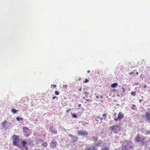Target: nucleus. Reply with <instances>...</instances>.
I'll return each mask as SVG.
<instances>
[{"instance_id":"nucleus-34","label":"nucleus","mask_w":150,"mask_h":150,"mask_svg":"<svg viewBox=\"0 0 150 150\" xmlns=\"http://www.w3.org/2000/svg\"><path fill=\"white\" fill-rule=\"evenodd\" d=\"M122 90H123L122 93H125V89H124V88L123 87H122Z\"/></svg>"},{"instance_id":"nucleus-23","label":"nucleus","mask_w":150,"mask_h":150,"mask_svg":"<svg viewBox=\"0 0 150 150\" xmlns=\"http://www.w3.org/2000/svg\"><path fill=\"white\" fill-rule=\"evenodd\" d=\"M144 139L142 140L140 142H141V145H144L146 144V142H145L144 141Z\"/></svg>"},{"instance_id":"nucleus-39","label":"nucleus","mask_w":150,"mask_h":150,"mask_svg":"<svg viewBox=\"0 0 150 150\" xmlns=\"http://www.w3.org/2000/svg\"><path fill=\"white\" fill-rule=\"evenodd\" d=\"M134 73V72H133L132 71L130 72L129 73V75H131Z\"/></svg>"},{"instance_id":"nucleus-26","label":"nucleus","mask_w":150,"mask_h":150,"mask_svg":"<svg viewBox=\"0 0 150 150\" xmlns=\"http://www.w3.org/2000/svg\"><path fill=\"white\" fill-rule=\"evenodd\" d=\"M145 134L146 135H149L150 134V130H147L146 131V132L145 133Z\"/></svg>"},{"instance_id":"nucleus-28","label":"nucleus","mask_w":150,"mask_h":150,"mask_svg":"<svg viewBox=\"0 0 150 150\" xmlns=\"http://www.w3.org/2000/svg\"><path fill=\"white\" fill-rule=\"evenodd\" d=\"M89 80L88 79H85L84 81L83 82L84 83H87L89 82Z\"/></svg>"},{"instance_id":"nucleus-42","label":"nucleus","mask_w":150,"mask_h":150,"mask_svg":"<svg viewBox=\"0 0 150 150\" xmlns=\"http://www.w3.org/2000/svg\"><path fill=\"white\" fill-rule=\"evenodd\" d=\"M117 96L118 97H120L121 98V94H117Z\"/></svg>"},{"instance_id":"nucleus-27","label":"nucleus","mask_w":150,"mask_h":150,"mask_svg":"<svg viewBox=\"0 0 150 150\" xmlns=\"http://www.w3.org/2000/svg\"><path fill=\"white\" fill-rule=\"evenodd\" d=\"M136 92H135L134 91H132L131 92V95L133 96H134L136 95Z\"/></svg>"},{"instance_id":"nucleus-46","label":"nucleus","mask_w":150,"mask_h":150,"mask_svg":"<svg viewBox=\"0 0 150 150\" xmlns=\"http://www.w3.org/2000/svg\"><path fill=\"white\" fill-rule=\"evenodd\" d=\"M56 98V96H53L52 97V99H55Z\"/></svg>"},{"instance_id":"nucleus-8","label":"nucleus","mask_w":150,"mask_h":150,"mask_svg":"<svg viewBox=\"0 0 150 150\" xmlns=\"http://www.w3.org/2000/svg\"><path fill=\"white\" fill-rule=\"evenodd\" d=\"M124 117V115L122 112H120L117 115V118H115V121L117 122V121H120Z\"/></svg>"},{"instance_id":"nucleus-43","label":"nucleus","mask_w":150,"mask_h":150,"mask_svg":"<svg viewBox=\"0 0 150 150\" xmlns=\"http://www.w3.org/2000/svg\"><path fill=\"white\" fill-rule=\"evenodd\" d=\"M82 89H81V87L79 89V91L80 92H81V91Z\"/></svg>"},{"instance_id":"nucleus-50","label":"nucleus","mask_w":150,"mask_h":150,"mask_svg":"<svg viewBox=\"0 0 150 150\" xmlns=\"http://www.w3.org/2000/svg\"><path fill=\"white\" fill-rule=\"evenodd\" d=\"M90 71L89 70H88V71H87V72L88 73H90Z\"/></svg>"},{"instance_id":"nucleus-54","label":"nucleus","mask_w":150,"mask_h":150,"mask_svg":"<svg viewBox=\"0 0 150 150\" xmlns=\"http://www.w3.org/2000/svg\"><path fill=\"white\" fill-rule=\"evenodd\" d=\"M103 96H101L100 97V98H103Z\"/></svg>"},{"instance_id":"nucleus-60","label":"nucleus","mask_w":150,"mask_h":150,"mask_svg":"<svg viewBox=\"0 0 150 150\" xmlns=\"http://www.w3.org/2000/svg\"><path fill=\"white\" fill-rule=\"evenodd\" d=\"M21 150H24V149L22 148Z\"/></svg>"},{"instance_id":"nucleus-61","label":"nucleus","mask_w":150,"mask_h":150,"mask_svg":"<svg viewBox=\"0 0 150 150\" xmlns=\"http://www.w3.org/2000/svg\"><path fill=\"white\" fill-rule=\"evenodd\" d=\"M8 126V124H7V125H6V126Z\"/></svg>"},{"instance_id":"nucleus-52","label":"nucleus","mask_w":150,"mask_h":150,"mask_svg":"<svg viewBox=\"0 0 150 150\" xmlns=\"http://www.w3.org/2000/svg\"><path fill=\"white\" fill-rule=\"evenodd\" d=\"M79 81H80L81 80V78H79L78 79Z\"/></svg>"},{"instance_id":"nucleus-44","label":"nucleus","mask_w":150,"mask_h":150,"mask_svg":"<svg viewBox=\"0 0 150 150\" xmlns=\"http://www.w3.org/2000/svg\"><path fill=\"white\" fill-rule=\"evenodd\" d=\"M116 90L115 89H113V90H112V92H116Z\"/></svg>"},{"instance_id":"nucleus-12","label":"nucleus","mask_w":150,"mask_h":150,"mask_svg":"<svg viewBox=\"0 0 150 150\" xmlns=\"http://www.w3.org/2000/svg\"><path fill=\"white\" fill-rule=\"evenodd\" d=\"M104 144V143L102 140H100L97 142L96 144V146L98 147H101Z\"/></svg>"},{"instance_id":"nucleus-31","label":"nucleus","mask_w":150,"mask_h":150,"mask_svg":"<svg viewBox=\"0 0 150 150\" xmlns=\"http://www.w3.org/2000/svg\"><path fill=\"white\" fill-rule=\"evenodd\" d=\"M55 94L57 95H58L59 93V92H58L57 91H55L54 92Z\"/></svg>"},{"instance_id":"nucleus-62","label":"nucleus","mask_w":150,"mask_h":150,"mask_svg":"<svg viewBox=\"0 0 150 150\" xmlns=\"http://www.w3.org/2000/svg\"><path fill=\"white\" fill-rule=\"evenodd\" d=\"M86 124H88L87 123V122H86Z\"/></svg>"},{"instance_id":"nucleus-24","label":"nucleus","mask_w":150,"mask_h":150,"mask_svg":"<svg viewBox=\"0 0 150 150\" xmlns=\"http://www.w3.org/2000/svg\"><path fill=\"white\" fill-rule=\"evenodd\" d=\"M109 149L108 146L105 147H103L101 150H109Z\"/></svg>"},{"instance_id":"nucleus-7","label":"nucleus","mask_w":150,"mask_h":150,"mask_svg":"<svg viewBox=\"0 0 150 150\" xmlns=\"http://www.w3.org/2000/svg\"><path fill=\"white\" fill-rule=\"evenodd\" d=\"M145 139V137L142 135L139 136V135H137L134 138V140L136 142H140L142 140L144 139Z\"/></svg>"},{"instance_id":"nucleus-10","label":"nucleus","mask_w":150,"mask_h":150,"mask_svg":"<svg viewBox=\"0 0 150 150\" xmlns=\"http://www.w3.org/2000/svg\"><path fill=\"white\" fill-rule=\"evenodd\" d=\"M57 142L55 139H53L50 143V146L52 149H54L57 147Z\"/></svg>"},{"instance_id":"nucleus-55","label":"nucleus","mask_w":150,"mask_h":150,"mask_svg":"<svg viewBox=\"0 0 150 150\" xmlns=\"http://www.w3.org/2000/svg\"><path fill=\"white\" fill-rule=\"evenodd\" d=\"M136 74H138V72H137L136 73Z\"/></svg>"},{"instance_id":"nucleus-51","label":"nucleus","mask_w":150,"mask_h":150,"mask_svg":"<svg viewBox=\"0 0 150 150\" xmlns=\"http://www.w3.org/2000/svg\"><path fill=\"white\" fill-rule=\"evenodd\" d=\"M124 96V95L123 94H122L121 95V98L122 97H123Z\"/></svg>"},{"instance_id":"nucleus-35","label":"nucleus","mask_w":150,"mask_h":150,"mask_svg":"<svg viewBox=\"0 0 150 150\" xmlns=\"http://www.w3.org/2000/svg\"><path fill=\"white\" fill-rule=\"evenodd\" d=\"M107 115V114L104 113L102 115V116L103 117H105Z\"/></svg>"},{"instance_id":"nucleus-38","label":"nucleus","mask_w":150,"mask_h":150,"mask_svg":"<svg viewBox=\"0 0 150 150\" xmlns=\"http://www.w3.org/2000/svg\"><path fill=\"white\" fill-rule=\"evenodd\" d=\"M62 129L63 130L65 131V132L67 131V130L66 129L63 127H62Z\"/></svg>"},{"instance_id":"nucleus-13","label":"nucleus","mask_w":150,"mask_h":150,"mask_svg":"<svg viewBox=\"0 0 150 150\" xmlns=\"http://www.w3.org/2000/svg\"><path fill=\"white\" fill-rule=\"evenodd\" d=\"M85 150H98L97 148L95 146L92 145L90 147H88L85 149Z\"/></svg>"},{"instance_id":"nucleus-4","label":"nucleus","mask_w":150,"mask_h":150,"mask_svg":"<svg viewBox=\"0 0 150 150\" xmlns=\"http://www.w3.org/2000/svg\"><path fill=\"white\" fill-rule=\"evenodd\" d=\"M142 116L145 122L150 123V112H145V114L142 115Z\"/></svg>"},{"instance_id":"nucleus-18","label":"nucleus","mask_w":150,"mask_h":150,"mask_svg":"<svg viewBox=\"0 0 150 150\" xmlns=\"http://www.w3.org/2000/svg\"><path fill=\"white\" fill-rule=\"evenodd\" d=\"M111 87L113 88H115L118 86V84L117 83H114L110 85Z\"/></svg>"},{"instance_id":"nucleus-41","label":"nucleus","mask_w":150,"mask_h":150,"mask_svg":"<svg viewBox=\"0 0 150 150\" xmlns=\"http://www.w3.org/2000/svg\"><path fill=\"white\" fill-rule=\"evenodd\" d=\"M71 110V109L69 108V110H66V112H70V111Z\"/></svg>"},{"instance_id":"nucleus-16","label":"nucleus","mask_w":150,"mask_h":150,"mask_svg":"<svg viewBox=\"0 0 150 150\" xmlns=\"http://www.w3.org/2000/svg\"><path fill=\"white\" fill-rule=\"evenodd\" d=\"M50 130V132L53 133L55 134H57V131L56 130L54 129L53 127H50L49 128Z\"/></svg>"},{"instance_id":"nucleus-45","label":"nucleus","mask_w":150,"mask_h":150,"mask_svg":"<svg viewBox=\"0 0 150 150\" xmlns=\"http://www.w3.org/2000/svg\"><path fill=\"white\" fill-rule=\"evenodd\" d=\"M85 100H86L87 101H89V99H85Z\"/></svg>"},{"instance_id":"nucleus-48","label":"nucleus","mask_w":150,"mask_h":150,"mask_svg":"<svg viewBox=\"0 0 150 150\" xmlns=\"http://www.w3.org/2000/svg\"><path fill=\"white\" fill-rule=\"evenodd\" d=\"M81 106V104H79L78 105V106L79 107H80Z\"/></svg>"},{"instance_id":"nucleus-22","label":"nucleus","mask_w":150,"mask_h":150,"mask_svg":"<svg viewBox=\"0 0 150 150\" xmlns=\"http://www.w3.org/2000/svg\"><path fill=\"white\" fill-rule=\"evenodd\" d=\"M131 108L133 110H135L137 108L136 105L134 104H132L131 106Z\"/></svg>"},{"instance_id":"nucleus-30","label":"nucleus","mask_w":150,"mask_h":150,"mask_svg":"<svg viewBox=\"0 0 150 150\" xmlns=\"http://www.w3.org/2000/svg\"><path fill=\"white\" fill-rule=\"evenodd\" d=\"M28 145H29L30 146H33V142L32 141H31L30 143Z\"/></svg>"},{"instance_id":"nucleus-15","label":"nucleus","mask_w":150,"mask_h":150,"mask_svg":"<svg viewBox=\"0 0 150 150\" xmlns=\"http://www.w3.org/2000/svg\"><path fill=\"white\" fill-rule=\"evenodd\" d=\"M21 143L23 146H25L27 145V140L23 139L21 141Z\"/></svg>"},{"instance_id":"nucleus-53","label":"nucleus","mask_w":150,"mask_h":150,"mask_svg":"<svg viewBox=\"0 0 150 150\" xmlns=\"http://www.w3.org/2000/svg\"><path fill=\"white\" fill-rule=\"evenodd\" d=\"M96 97L97 98H99V96L98 95L96 96Z\"/></svg>"},{"instance_id":"nucleus-36","label":"nucleus","mask_w":150,"mask_h":150,"mask_svg":"<svg viewBox=\"0 0 150 150\" xmlns=\"http://www.w3.org/2000/svg\"><path fill=\"white\" fill-rule=\"evenodd\" d=\"M63 87H64L65 89H67V86L66 84L65 85H63Z\"/></svg>"},{"instance_id":"nucleus-56","label":"nucleus","mask_w":150,"mask_h":150,"mask_svg":"<svg viewBox=\"0 0 150 150\" xmlns=\"http://www.w3.org/2000/svg\"><path fill=\"white\" fill-rule=\"evenodd\" d=\"M149 150H150V146H149Z\"/></svg>"},{"instance_id":"nucleus-32","label":"nucleus","mask_w":150,"mask_h":150,"mask_svg":"<svg viewBox=\"0 0 150 150\" xmlns=\"http://www.w3.org/2000/svg\"><path fill=\"white\" fill-rule=\"evenodd\" d=\"M51 86L52 87H53L54 88H56V87H57V85L55 84H52L51 85Z\"/></svg>"},{"instance_id":"nucleus-5","label":"nucleus","mask_w":150,"mask_h":150,"mask_svg":"<svg viewBox=\"0 0 150 150\" xmlns=\"http://www.w3.org/2000/svg\"><path fill=\"white\" fill-rule=\"evenodd\" d=\"M77 135L78 136H81L83 137H87L88 135V132L85 130H78L77 131Z\"/></svg>"},{"instance_id":"nucleus-37","label":"nucleus","mask_w":150,"mask_h":150,"mask_svg":"<svg viewBox=\"0 0 150 150\" xmlns=\"http://www.w3.org/2000/svg\"><path fill=\"white\" fill-rule=\"evenodd\" d=\"M23 147L25 148V150H28V148L26 146H23Z\"/></svg>"},{"instance_id":"nucleus-3","label":"nucleus","mask_w":150,"mask_h":150,"mask_svg":"<svg viewBox=\"0 0 150 150\" xmlns=\"http://www.w3.org/2000/svg\"><path fill=\"white\" fill-rule=\"evenodd\" d=\"M2 128L6 130L7 129H10L13 126V124L11 122H8L6 120H5L1 123Z\"/></svg>"},{"instance_id":"nucleus-49","label":"nucleus","mask_w":150,"mask_h":150,"mask_svg":"<svg viewBox=\"0 0 150 150\" xmlns=\"http://www.w3.org/2000/svg\"><path fill=\"white\" fill-rule=\"evenodd\" d=\"M84 94H89V92H85V93H84Z\"/></svg>"},{"instance_id":"nucleus-2","label":"nucleus","mask_w":150,"mask_h":150,"mask_svg":"<svg viewBox=\"0 0 150 150\" xmlns=\"http://www.w3.org/2000/svg\"><path fill=\"white\" fill-rule=\"evenodd\" d=\"M12 137L13 145L18 148H21V146L19 143L20 139L19 138V136L14 134L12 136Z\"/></svg>"},{"instance_id":"nucleus-63","label":"nucleus","mask_w":150,"mask_h":150,"mask_svg":"<svg viewBox=\"0 0 150 150\" xmlns=\"http://www.w3.org/2000/svg\"><path fill=\"white\" fill-rule=\"evenodd\" d=\"M96 120L97 121H98V120Z\"/></svg>"},{"instance_id":"nucleus-47","label":"nucleus","mask_w":150,"mask_h":150,"mask_svg":"<svg viewBox=\"0 0 150 150\" xmlns=\"http://www.w3.org/2000/svg\"><path fill=\"white\" fill-rule=\"evenodd\" d=\"M143 100L142 99H141L139 100V103H141L142 101H143Z\"/></svg>"},{"instance_id":"nucleus-29","label":"nucleus","mask_w":150,"mask_h":150,"mask_svg":"<svg viewBox=\"0 0 150 150\" xmlns=\"http://www.w3.org/2000/svg\"><path fill=\"white\" fill-rule=\"evenodd\" d=\"M31 141L30 139H28V140H27V145H28L29 144Z\"/></svg>"},{"instance_id":"nucleus-17","label":"nucleus","mask_w":150,"mask_h":150,"mask_svg":"<svg viewBox=\"0 0 150 150\" xmlns=\"http://www.w3.org/2000/svg\"><path fill=\"white\" fill-rule=\"evenodd\" d=\"M18 111V110H17L13 108H12L11 109V112L14 114H16Z\"/></svg>"},{"instance_id":"nucleus-58","label":"nucleus","mask_w":150,"mask_h":150,"mask_svg":"<svg viewBox=\"0 0 150 150\" xmlns=\"http://www.w3.org/2000/svg\"><path fill=\"white\" fill-rule=\"evenodd\" d=\"M83 99H85V97H83Z\"/></svg>"},{"instance_id":"nucleus-11","label":"nucleus","mask_w":150,"mask_h":150,"mask_svg":"<svg viewBox=\"0 0 150 150\" xmlns=\"http://www.w3.org/2000/svg\"><path fill=\"white\" fill-rule=\"evenodd\" d=\"M88 139L90 141H93V142H94V143L97 141L98 140V137H96L94 136H93L91 137L90 136H89Z\"/></svg>"},{"instance_id":"nucleus-20","label":"nucleus","mask_w":150,"mask_h":150,"mask_svg":"<svg viewBox=\"0 0 150 150\" xmlns=\"http://www.w3.org/2000/svg\"><path fill=\"white\" fill-rule=\"evenodd\" d=\"M16 119L18 121H22L23 120V118L22 117H16Z\"/></svg>"},{"instance_id":"nucleus-14","label":"nucleus","mask_w":150,"mask_h":150,"mask_svg":"<svg viewBox=\"0 0 150 150\" xmlns=\"http://www.w3.org/2000/svg\"><path fill=\"white\" fill-rule=\"evenodd\" d=\"M118 126L117 125H114L111 126L110 128L112 131L117 130L118 128Z\"/></svg>"},{"instance_id":"nucleus-19","label":"nucleus","mask_w":150,"mask_h":150,"mask_svg":"<svg viewBox=\"0 0 150 150\" xmlns=\"http://www.w3.org/2000/svg\"><path fill=\"white\" fill-rule=\"evenodd\" d=\"M41 142H42L41 145L42 146L46 147L47 146V143L46 142H43V140L41 141Z\"/></svg>"},{"instance_id":"nucleus-6","label":"nucleus","mask_w":150,"mask_h":150,"mask_svg":"<svg viewBox=\"0 0 150 150\" xmlns=\"http://www.w3.org/2000/svg\"><path fill=\"white\" fill-rule=\"evenodd\" d=\"M23 130L25 137H28L29 135L30 129L27 127H23Z\"/></svg>"},{"instance_id":"nucleus-59","label":"nucleus","mask_w":150,"mask_h":150,"mask_svg":"<svg viewBox=\"0 0 150 150\" xmlns=\"http://www.w3.org/2000/svg\"><path fill=\"white\" fill-rule=\"evenodd\" d=\"M138 83H136V84H135V85H138Z\"/></svg>"},{"instance_id":"nucleus-21","label":"nucleus","mask_w":150,"mask_h":150,"mask_svg":"<svg viewBox=\"0 0 150 150\" xmlns=\"http://www.w3.org/2000/svg\"><path fill=\"white\" fill-rule=\"evenodd\" d=\"M71 116L72 117L74 118H77V117L76 114L72 113V112H71Z\"/></svg>"},{"instance_id":"nucleus-25","label":"nucleus","mask_w":150,"mask_h":150,"mask_svg":"<svg viewBox=\"0 0 150 150\" xmlns=\"http://www.w3.org/2000/svg\"><path fill=\"white\" fill-rule=\"evenodd\" d=\"M116 114H117V113L116 112H114L113 115V117L114 120H115V118H117L116 117Z\"/></svg>"},{"instance_id":"nucleus-40","label":"nucleus","mask_w":150,"mask_h":150,"mask_svg":"<svg viewBox=\"0 0 150 150\" xmlns=\"http://www.w3.org/2000/svg\"><path fill=\"white\" fill-rule=\"evenodd\" d=\"M147 87V86L146 84H145L143 86V88H146Z\"/></svg>"},{"instance_id":"nucleus-57","label":"nucleus","mask_w":150,"mask_h":150,"mask_svg":"<svg viewBox=\"0 0 150 150\" xmlns=\"http://www.w3.org/2000/svg\"><path fill=\"white\" fill-rule=\"evenodd\" d=\"M85 96H86V97H88V96H87V95H85Z\"/></svg>"},{"instance_id":"nucleus-33","label":"nucleus","mask_w":150,"mask_h":150,"mask_svg":"<svg viewBox=\"0 0 150 150\" xmlns=\"http://www.w3.org/2000/svg\"><path fill=\"white\" fill-rule=\"evenodd\" d=\"M97 118L100 119L101 120H102L103 119V118L100 117V116H98V117H97Z\"/></svg>"},{"instance_id":"nucleus-64","label":"nucleus","mask_w":150,"mask_h":150,"mask_svg":"<svg viewBox=\"0 0 150 150\" xmlns=\"http://www.w3.org/2000/svg\"><path fill=\"white\" fill-rule=\"evenodd\" d=\"M143 98V96H142V98Z\"/></svg>"},{"instance_id":"nucleus-9","label":"nucleus","mask_w":150,"mask_h":150,"mask_svg":"<svg viewBox=\"0 0 150 150\" xmlns=\"http://www.w3.org/2000/svg\"><path fill=\"white\" fill-rule=\"evenodd\" d=\"M68 136L71 138V142L72 143L76 142L78 139V137L76 136H74L71 134H69Z\"/></svg>"},{"instance_id":"nucleus-1","label":"nucleus","mask_w":150,"mask_h":150,"mask_svg":"<svg viewBox=\"0 0 150 150\" xmlns=\"http://www.w3.org/2000/svg\"><path fill=\"white\" fill-rule=\"evenodd\" d=\"M134 146V144L132 142L125 140L122 143L121 150H134L133 149Z\"/></svg>"}]
</instances>
